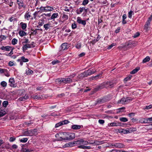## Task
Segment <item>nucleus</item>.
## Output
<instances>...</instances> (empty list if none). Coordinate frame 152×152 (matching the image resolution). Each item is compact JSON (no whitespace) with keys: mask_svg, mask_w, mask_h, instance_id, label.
Instances as JSON below:
<instances>
[{"mask_svg":"<svg viewBox=\"0 0 152 152\" xmlns=\"http://www.w3.org/2000/svg\"><path fill=\"white\" fill-rule=\"evenodd\" d=\"M85 9V7H83L82 8H80L79 10H78L77 12V13L78 14H80Z\"/></svg>","mask_w":152,"mask_h":152,"instance_id":"nucleus-33","label":"nucleus"},{"mask_svg":"<svg viewBox=\"0 0 152 152\" xmlns=\"http://www.w3.org/2000/svg\"><path fill=\"white\" fill-rule=\"evenodd\" d=\"M15 140V138L14 137H11L10 138L9 140L11 142L14 141Z\"/></svg>","mask_w":152,"mask_h":152,"instance_id":"nucleus-57","label":"nucleus"},{"mask_svg":"<svg viewBox=\"0 0 152 152\" xmlns=\"http://www.w3.org/2000/svg\"><path fill=\"white\" fill-rule=\"evenodd\" d=\"M140 69L139 67H137L136 68L132 70L130 74H134L136 73Z\"/></svg>","mask_w":152,"mask_h":152,"instance_id":"nucleus-21","label":"nucleus"},{"mask_svg":"<svg viewBox=\"0 0 152 152\" xmlns=\"http://www.w3.org/2000/svg\"><path fill=\"white\" fill-rule=\"evenodd\" d=\"M50 26V24H46L44 25V27L45 28V29L47 30L49 28V27Z\"/></svg>","mask_w":152,"mask_h":152,"instance_id":"nucleus-43","label":"nucleus"},{"mask_svg":"<svg viewBox=\"0 0 152 152\" xmlns=\"http://www.w3.org/2000/svg\"><path fill=\"white\" fill-rule=\"evenodd\" d=\"M140 35L139 33L137 32L133 36L134 38H135L138 37Z\"/></svg>","mask_w":152,"mask_h":152,"instance_id":"nucleus-60","label":"nucleus"},{"mask_svg":"<svg viewBox=\"0 0 152 152\" xmlns=\"http://www.w3.org/2000/svg\"><path fill=\"white\" fill-rule=\"evenodd\" d=\"M152 108V105H150L148 106H146L145 108V109L147 110L150 109Z\"/></svg>","mask_w":152,"mask_h":152,"instance_id":"nucleus-56","label":"nucleus"},{"mask_svg":"<svg viewBox=\"0 0 152 152\" xmlns=\"http://www.w3.org/2000/svg\"><path fill=\"white\" fill-rule=\"evenodd\" d=\"M131 78V76H128L125 78L124 79V80L126 82L127 81L130 80Z\"/></svg>","mask_w":152,"mask_h":152,"instance_id":"nucleus-50","label":"nucleus"},{"mask_svg":"<svg viewBox=\"0 0 152 152\" xmlns=\"http://www.w3.org/2000/svg\"><path fill=\"white\" fill-rule=\"evenodd\" d=\"M115 147L117 148H123L124 147V145L121 143H116L114 145H112Z\"/></svg>","mask_w":152,"mask_h":152,"instance_id":"nucleus-14","label":"nucleus"},{"mask_svg":"<svg viewBox=\"0 0 152 152\" xmlns=\"http://www.w3.org/2000/svg\"><path fill=\"white\" fill-rule=\"evenodd\" d=\"M133 14V12L132 11H130L128 13V17L129 18H132V15Z\"/></svg>","mask_w":152,"mask_h":152,"instance_id":"nucleus-46","label":"nucleus"},{"mask_svg":"<svg viewBox=\"0 0 152 152\" xmlns=\"http://www.w3.org/2000/svg\"><path fill=\"white\" fill-rule=\"evenodd\" d=\"M8 104V102L7 101H4L2 103V104L3 106L4 107H6Z\"/></svg>","mask_w":152,"mask_h":152,"instance_id":"nucleus-41","label":"nucleus"},{"mask_svg":"<svg viewBox=\"0 0 152 152\" xmlns=\"http://www.w3.org/2000/svg\"><path fill=\"white\" fill-rule=\"evenodd\" d=\"M77 26L76 24L75 23H73L72 24V27L73 29L76 28L77 27Z\"/></svg>","mask_w":152,"mask_h":152,"instance_id":"nucleus-54","label":"nucleus"},{"mask_svg":"<svg viewBox=\"0 0 152 152\" xmlns=\"http://www.w3.org/2000/svg\"><path fill=\"white\" fill-rule=\"evenodd\" d=\"M82 139H80V140L74 141L73 142H70L69 143V145H71L72 146H73L75 144L77 145H81L82 144Z\"/></svg>","mask_w":152,"mask_h":152,"instance_id":"nucleus-8","label":"nucleus"},{"mask_svg":"<svg viewBox=\"0 0 152 152\" xmlns=\"http://www.w3.org/2000/svg\"><path fill=\"white\" fill-rule=\"evenodd\" d=\"M87 74V72H86V71H85L84 72L79 75L78 77L80 79L82 78L85 77L87 76L88 75Z\"/></svg>","mask_w":152,"mask_h":152,"instance_id":"nucleus-16","label":"nucleus"},{"mask_svg":"<svg viewBox=\"0 0 152 152\" xmlns=\"http://www.w3.org/2000/svg\"><path fill=\"white\" fill-rule=\"evenodd\" d=\"M115 84V83L113 82V81L104 82L100 85L99 86L98 88L100 89H103L104 88H111Z\"/></svg>","mask_w":152,"mask_h":152,"instance_id":"nucleus-1","label":"nucleus"},{"mask_svg":"<svg viewBox=\"0 0 152 152\" xmlns=\"http://www.w3.org/2000/svg\"><path fill=\"white\" fill-rule=\"evenodd\" d=\"M29 98V96L28 95L26 94L24 96L19 98V100L20 101H23L28 99Z\"/></svg>","mask_w":152,"mask_h":152,"instance_id":"nucleus-17","label":"nucleus"},{"mask_svg":"<svg viewBox=\"0 0 152 152\" xmlns=\"http://www.w3.org/2000/svg\"><path fill=\"white\" fill-rule=\"evenodd\" d=\"M25 134L27 136H32L33 135V133H32V131L31 130H29L25 132Z\"/></svg>","mask_w":152,"mask_h":152,"instance_id":"nucleus-22","label":"nucleus"},{"mask_svg":"<svg viewBox=\"0 0 152 152\" xmlns=\"http://www.w3.org/2000/svg\"><path fill=\"white\" fill-rule=\"evenodd\" d=\"M9 86L11 87H16V84L15 83V81L14 78H10L9 81Z\"/></svg>","mask_w":152,"mask_h":152,"instance_id":"nucleus-6","label":"nucleus"},{"mask_svg":"<svg viewBox=\"0 0 152 152\" xmlns=\"http://www.w3.org/2000/svg\"><path fill=\"white\" fill-rule=\"evenodd\" d=\"M81 128L80 125H72L71 127V128L73 129H79Z\"/></svg>","mask_w":152,"mask_h":152,"instance_id":"nucleus-20","label":"nucleus"},{"mask_svg":"<svg viewBox=\"0 0 152 152\" xmlns=\"http://www.w3.org/2000/svg\"><path fill=\"white\" fill-rule=\"evenodd\" d=\"M24 41H23L22 42V44H27L29 42V40L27 38H25V39H24Z\"/></svg>","mask_w":152,"mask_h":152,"instance_id":"nucleus-48","label":"nucleus"},{"mask_svg":"<svg viewBox=\"0 0 152 152\" xmlns=\"http://www.w3.org/2000/svg\"><path fill=\"white\" fill-rule=\"evenodd\" d=\"M6 114V112L5 111H0V117Z\"/></svg>","mask_w":152,"mask_h":152,"instance_id":"nucleus-45","label":"nucleus"},{"mask_svg":"<svg viewBox=\"0 0 152 152\" xmlns=\"http://www.w3.org/2000/svg\"><path fill=\"white\" fill-rule=\"evenodd\" d=\"M78 147L80 148H82L84 149H90L91 148L90 146H84L83 145H80L78 146Z\"/></svg>","mask_w":152,"mask_h":152,"instance_id":"nucleus-24","label":"nucleus"},{"mask_svg":"<svg viewBox=\"0 0 152 152\" xmlns=\"http://www.w3.org/2000/svg\"><path fill=\"white\" fill-rule=\"evenodd\" d=\"M28 138H22L20 140V141L21 142H26L28 140Z\"/></svg>","mask_w":152,"mask_h":152,"instance_id":"nucleus-39","label":"nucleus"},{"mask_svg":"<svg viewBox=\"0 0 152 152\" xmlns=\"http://www.w3.org/2000/svg\"><path fill=\"white\" fill-rule=\"evenodd\" d=\"M132 99H131L129 97L126 98H122L121 100L118 101V103L119 104H125L132 101Z\"/></svg>","mask_w":152,"mask_h":152,"instance_id":"nucleus-3","label":"nucleus"},{"mask_svg":"<svg viewBox=\"0 0 152 152\" xmlns=\"http://www.w3.org/2000/svg\"><path fill=\"white\" fill-rule=\"evenodd\" d=\"M63 125V123L61 122V121L56 124L55 125V127L56 128H58L60 126Z\"/></svg>","mask_w":152,"mask_h":152,"instance_id":"nucleus-38","label":"nucleus"},{"mask_svg":"<svg viewBox=\"0 0 152 152\" xmlns=\"http://www.w3.org/2000/svg\"><path fill=\"white\" fill-rule=\"evenodd\" d=\"M96 70L94 69H89L87 71H86L88 75H89L93 74L96 72Z\"/></svg>","mask_w":152,"mask_h":152,"instance_id":"nucleus-13","label":"nucleus"},{"mask_svg":"<svg viewBox=\"0 0 152 152\" xmlns=\"http://www.w3.org/2000/svg\"><path fill=\"white\" fill-rule=\"evenodd\" d=\"M135 115V113H131L129 114V116L130 118L132 119V117Z\"/></svg>","mask_w":152,"mask_h":152,"instance_id":"nucleus-53","label":"nucleus"},{"mask_svg":"<svg viewBox=\"0 0 152 152\" xmlns=\"http://www.w3.org/2000/svg\"><path fill=\"white\" fill-rule=\"evenodd\" d=\"M76 48L77 49H79L81 47V44L80 43H78L76 46Z\"/></svg>","mask_w":152,"mask_h":152,"instance_id":"nucleus-61","label":"nucleus"},{"mask_svg":"<svg viewBox=\"0 0 152 152\" xmlns=\"http://www.w3.org/2000/svg\"><path fill=\"white\" fill-rule=\"evenodd\" d=\"M33 72V71L32 70L29 69L26 70V74L27 75H29L32 74Z\"/></svg>","mask_w":152,"mask_h":152,"instance_id":"nucleus-31","label":"nucleus"},{"mask_svg":"<svg viewBox=\"0 0 152 152\" xmlns=\"http://www.w3.org/2000/svg\"><path fill=\"white\" fill-rule=\"evenodd\" d=\"M143 123H152V117L147 118L145 120V121L143 122Z\"/></svg>","mask_w":152,"mask_h":152,"instance_id":"nucleus-23","label":"nucleus"},{"mask_svg":"<svg viewBox=\"0 0 152 152\" xmlns=\"http://www.w3.org/2000/svg\"><path fill=\"white\" fill-rule=\"evenodd\" d=\"M1 48L2 50L10 51L11 49V47L9 46H7L5 47L3 46Z\"/></svg>","mask_w":152,"mask_h":152,"instance_id":"nucleus-18","label":"nucleus"},{"mask_svg":"<svg viewBox=\"0 0 152 152\" xmlns=\"http://www.w3.org/2000/svg\"><path fill=\"white\" fill-rule=\"evenodd\" d=\"M21 60L24 62H27L29 60L28 58H26L25 57L23 56L21 57Z\"/></svg>","mask_w":152,"mask_h":152,"instance_id":"nucleus-35","label":"nucleus"},{"mask_svg":"<svg viewBox=\"0 0 152 152\" xmlns=\"http://www.w3.org/2000/svg\"><path fill=\"white\" fill-rule=\"evenodd\" d=\"M63 133L59 132L56 134L55 135V137L58 141H62V139L63 136Z\"/></svg>","mask_w":152,"mask_h":152,"instance_id":"nucleus-7","label":"nucleus"},{"mask_svg":"<svg viewBox=\"0 0 152 152\" xmlns=\"http://www.w3.org/2000/svg\"><path fill=\"white\" fill-rule=\"evenodd\" d=\"M31 15L29 12L26 13L24 16L25 18L27 20H28L31 17Z\"/></svg>","mask_w":152,"mask_h":152,"instance_id":"nucleus-28","label":"nucleus"},{"mask_svg":"<svg viewBox=\"0 0 152 152\" xmlns=\"http://www.w3.org/2000/svg\"><path fill=\"white\" fill-rule=\"evenodd\" d=\"M56 82L60 84L69 83L72 82V80L69 78H61L56 79Z\"/></svg>","mask_w":152,"mask_h":152,"instance_id":"nucleus-2","label":"nucleus"},{"mask_svg":"<svg viewBox=\"0 0 152 152\" xmlns=\"http://www.w3.org/2000/svg\"><path fill=\"white\" fill-rule=\"evenodd\" d=\"M45 12H48L52 11L54 10V8L52 7L47 6L45 7Z\"/></svg>","mask_w":152,"mask_h":152,"instance_id":"nucleus-19","label":"nucleus"},{"mask_svg":"<svg viewBox=\"0 0 152 152\" xmlns=\"http://www.w3.org/2000/svg\"><path fill=\"white\" fill-rule=\"evenodd\" d=\"M58 13H54L53 14L51 17V19H53L57 18L58 17Z\"/></svg>","mask_w":152,"mask_h":152,"instance_id":"nucleus-30","label":"nucleus"},{"mask_svg":"<svg viewBox=\"0 0 152 152\" xmlns=\"http://www.w3.org/2000/svg\"><path fill=\"white\" fill-rule=\"evenodd\" d=\"M77 22L79 24H81L84 26L86 25V21L84 20H82L80 17H78L77 18Z\"/></svg>","mask_w":152,"mask_h":152,"instance_id":"nucleus-9","label":"nucleus"},{"mask_svg":"<svg viewBox=\"0 0 152 152\" xmlns=\"http://www.w3.org/2000/svg\"><path fill=\"white\" fill-rule=\"evenodd\" d=\"M82 144L83 145H87L88 144V141L83 140L82 139Z\"/></svg>","mask_w":152,"mask_h":152,"instance_id":"nucleus-47","label":"nucleus"},{"mask_svg":"<svg viewBox=\"0 0 152 152\" xmlns=\"http://www.w3.org/2000/svg\"><path fill=\"white\" fill-rule=\"evenodd\" d=\"M137 130V129L135 128H133V127H131L129 128V132L130 133L136 131Z\"/></svg>","mask_w":152,"mask_h":152,"instance_id":"nucleus-40","label":"nucleus"},{"mask_svg":"<svg viewBox=\"0 0 152 152\" xmlns=\"http://www.w3.org/2000/svg\"><path fill=\"white\" fill-rule=\"evenodd\" d=\"M68 136L67 137V140H72L75 137V135L74 133H68Z\"/></svg>","mask_w":152,"mask_h":152,"instance_id":"nucleus-12","label":"nucleus"},{"mask_svg":"<svg viewBox=\"0 0 152 152\" xmlns=\"http://www.w3.org/2000/svg\"><path fill=\"white\" fill-rule=\"evenodd\" d=\"M38 30V28H36L35 29L34 31L33 32H31V34H30V35H35L36 34L37 32V31Z\"/></svg>","mask_w":152,"mask_h":152,"instance_id":"nucleus-49","label":"nucleus"},{"mask_svg":"<svg viewBox=\"0 0 152 152\" xmlns=\"http://www.w3.org/2000/svg\"><path fill=\"white\" fill-rule=\"evenodd\" d=\"M31 98L35 99H43V96L42 95H33L31 96Z\"/></svg>","mask_w":152,"mask_h":152,"instance_id":"nucleus-10","label":"nucleus"},{"mask_svg":"<svg viewBox=\"0 0 152 152\" xmlns=\"http://www.w3.org/2000/svg\"><path fill=\"white\" fill-rule=\"evenodd\" d=\"M17 1L19 9H21L23 7L25 8V5H24L23 0H17Z\"/></svg>","mask_w":152,"mask_h":152,"instance_id":"nucleus-5","label":"nucleus"},{"mask_svg":"<svg viewBox=\"0 0 152 152\" xmlns=\"http://www.w3.org/2000/svg\"><path fill=\"white\" fill-rule=\"evenodd\" d=\"M63 137L62 140H67V137L68 136V133H67L66 132H63Z\"/></svg>","mask_w":152,"mask_h":152,"instance_id":"nucleus-27","label":"nucleus"},{"mask_svg":"<svg viewBox=\"0 0 152 152\" xmlns=\"http://www.w3.org/2000/svg\"><path fill=\"white\" fill-rule=\"evenodd\" d=\"M115 43H112L110 45H109L108 47L107 48V49H111L113 46H115Z\"/></svg>","mask_w":152,"mask_h":152,"instance_id":"nucleus-58","label":"nucleus"},{"mask_svg":"<svg viewBox=\"0 0 152 152\" xmlns=\"http://www.w3.org/2000/svg\"><path fill=\"white\" fill-rule=\"evenodd\" d=\"M4 72H8L6 69L0 68V73H4Z\"/></svg>","mask_w":152,"mask_h":152,"instance_id":"nucleus-42","label":"nucleus"},{"mask_svg":"<svg viewBox=\"0 0 152 152\" xmlns=\"http://www.w3.org/2000/svg\"><path fill=\"white\" fill-rule=\"evenodd\" d=\"M120 120L123 122H126L128 121V119L125 117H122L120 118Z\"/></svg>","mask_w":152,"mask_h":152,"instance_id":"nucleus-34","label":"nucleus"},{"mask_svg":"<svg viewBox=\"0 0 152 152\" xmlns=\"http://www.w3.org/2000/svg\"><path fill=\"white\" fill-rule=\"evenodd\" d=\"M116 124V123L113 122L110 123L109 126H117Z\"/></svg>","mask_w":152,"mask_h":152,"instance_id":"nucleus-59","label":"nucleus"},{"mask_svg":"<svg viewBox=\"0 0 152 152\" xmlns=\"http://www.w3.org/2000/svg\"><path fill=\"white\" fill-rule=\"evenodd\" d=\"M13 49H12L11 50L9 53L7 54V56H11L13 54Z\"/></svg>","mask_w":152,"mask_h":152,"instance_id":"nucleus-64","label":"nucleus"},{"mask_svg":"<svg viewBox=\"0 0 152 152\" xmlns=\"http://www.w3.org/2000/svg\"><path fill=\"white\" fill-rule=\"evenodd\" d=\"M61 122L63 123V125L64 124H66L68 123H69V121L66 120H64L63 121H61Z\"/></svg>","mask_w":152,"mask_h":152,"instance_id":"nucleus-44","label":"nucleus"},{"mask_svg":"<svg viewBox=\"0 0 152 152\" xmlns=\"http://www.w3.org/2000/svg\"><path fill=\"white\" fill-rule=\"evenodd\" d=\"M108 101V100L106 98L104 97L102 99H100L98 100L97 103L99 104H102Z\"/></svg>","mask_w":152,"mask_h":152,"instance_id":"nucleus-11","label":"nucleus"},{"mask_svg":"<svg viewBox=\"0 0 152 152\" xmlns=\"http://www.w3.org/2000/svg\"><path fill=\"white\" fill-rule=\"evenodd\" d=\"M34 42H32L31 44H26L24 45L22 47L23 51L24 52L28 48H33L35 47V45H34Z\"/></svg>","mask_w":152,"mask_h":152,"instance_id":"nucleus-4","label":"nucleus"},{"mask_svg":"<svg viewBox=\"0 0 152 152\" xmlns=\"http://www.w3.org/2000/svg\"><path fill=\"white\" fill-rule=\"evenodd\" d=\"M19 35L21 37L26 35L27 34L23 30H20L19 32Z\"/></svg>","mask_w":152,"mask_h":152,"instance_id":"nucleus-26","label":"nucleus"},{"mask_svg":"<svg viewBox=\"0 0 152 152\" xmlns=\"http://www.w3.org/2000/svg\"><path fill=\"white\" fill-rule=\"evenodd\" d=\"M68 44L67 43H64L62 44L61 45V50H64L68 48Z\"/></svg>","mask_w":152,"mask_h":152,"instance_id":"nucleus-15","label":"nucleus"},{"mask_svg":"<svg viewBox=\"0 0 152 152\" xmlns=\"http://www.w3.org/2000/svg\"><path fill=\"white\" fill-rule=\"evenodd\" d=\"M6 37L4 35H1V38L0 39V41H1L3 40H5L6 39Z\"/></svg>","mask_w":152,"mask_h":152,"instance_id":"nucleus-52","label":"nucleus"},{"mask_svg":"<svg viewBox=\"0 0 152 152\" xmlns=\"http://www.w3.org/2000/svg\"><path fill=\"white\" fill-rule=\"evenodd\" d=\"M17 42L18 40L17 39L15 38L13 39L12 41V43L13 45H14L16 44L17 43Z\"/></svg>","mask_w":152,"mask_h":152,"instance_id":"nucleus-37","label":"nucleus"},{"mask_svg":"<svg viewBox=\"0 0 152 152\" xmlns=\"http://www.w3.org/2000/svg\"><path fill=\"white\" fill-rule=\"evenodd\" d=\"M40 10L38 11V12H39L40 11H41V12H45V7H43L42 6H41L39 8Z\"/></svg>","mask_w":152,"mask_h":152,"instance_id":"nucleus-32","label":"nucleus"},{"mask_svg":"<svg viewBox=\"0 0 152 152\" xmlns=\"http://www.w3.org/2000/svg\"><path fill=\"white\" fill-rule=\"evenodd\" d=\"M0 84H1V86H2L3 87H5L7 86V83L4 81H3L1 82V83Z\"/></svg>","mask_w":152,"mask_h":152,"instance_id":"nucleus-36","label":"nucleus"},{"mask_svg":"<svg viewBox=\"0 0 152 152\" xmlns=\"http://www.w3.org/2000/svg\"><path fill=\"white\" fill-rule=\"evenodd\" d=\"M58 62V61L57 60H56L53 61L52 62V63L53 65H54Z\"/></svg>","mask_w":152,"mask_h":152,"instance_id":"nucleus-63","label":"nucleus"},{"mask_svg":"<svg viewBox=\"0 0 152 152\" xmlns=\"http://www.w3.org/2000/svg\"><path fill=\"white\" fill-rule=\"evenodd\" d=\"M21 26V27L23 30H25L27 27V24L26 23H24L23 22L20 23V24Z\"/></svg>","mask_w":152,"mask_h":152,"instance_id":"nucleus-25","label":"nucleus"},{"mask_svg":"<svg viewBox=\"0 0 152 152\" xmlns=\"http://www.w3.org/2000/svg\"><path fill=\"white\" fill-rule=\"evenodd\" d=\"M63 18L65 19V20H67L68 18V16L66 14H64L63 15Z\"/></svg>","mask_w":152,"mask_h":152,"instance_id":"nucleus-62","label":"nucleus"},{"mask_svg":"<svg viewBox=\"0 0 152 152\" xmlns=\"http://www.w3.org/2000/svg\"><path fill=\"white\" fill-rule=\"evenodd\" d=\"M88 2V0H84L82 4L83 5H85L87 4Z\"/></svg>","mask_w":152,"mask_h":152,"instance_id":"nucleus-51","label":"nucleus"},{"mask_svg":"<svg viewBox=\"0 0 152 152\" xmlns=\"http://www.w3.org/2000/svg\"><path fill=\"white\" fill-rule=\"evenodd\" d=\"M150 58L149 56H147L145 58H144L143 61L142 62L143 63H145L149 61L150 60Z\"/></svg>","mask_w":152,"mask_h":152,"instance_id":"nucleus-29","label":"nucleus"},{"mask_svg":"<svg viewBox=\"0 0 152 152\" xmlns=\"http://www.w3.org/2000/svg\"><path fill=\"white\" fill-rule=\"evenodd\" d=\"M99 123L101 124H103L104 123V120L102 119H99L98 121Z\"/></svg>","mask_w":152,"mask_h":152,"instance_id":"nucleus-55","label":"nucleus"}]
</instances>
